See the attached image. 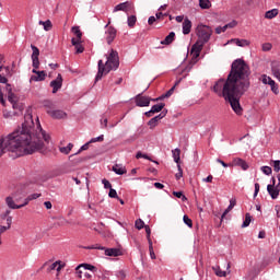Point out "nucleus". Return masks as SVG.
<instances>
[{
    "label": "nucleus",
    "mask_w": 280,
    "mask_h": 280,
    "mask_svg": "<svg viewBox=\"0 0 280 280\" xmlns=\"http://www.w3.org/2000/svg\"><path fill=\"white\" fill-rule=\"evenodd\" d=\"M71 31L77 36V38H79V40H82V31H80V26H73Z\"/></svg>",
    "instance_id": "34"
},
{
    "label": "nucleus",
    "mask_w": 280,
    "mask_h": 280,
    "mask_svg": "<svg viewBox=\"0 0 280 280\" xmlns=\"http://www.w3.org/2000/svg\"><path fill=\"white\" fill-rule=\"evenodd\" d=\"M89 145H91V142H90V141L86 142L85 144H83V145L78 150L77 153L70 155L69 159H72V156H75V155L80 154V152H84V150H88V149H89Z\"/></svg>",
    "instance_id": "38"
},
{
    "label": "nucleus",
    "mask_w": 280,
    "mask_h": 280,
    "mask_svg": "<svg viewBox=\"0 0 280 280\" xmlns=\"http://www.w3.org/2000/svg\"><path fill=\"white\" fill-rule=\"evenodd\" d=\"M39 25L44 26L45 32H49L51 30V27H52V24H51L50 20H47L45 22L39 21Z\"/></svg>",
    "instance_id": "33"
},
{
    "label": "nucleus",
    "mask_w": 280,
    "mask_h": 280,
    "mask_svg": "<svg viewBox=\"0 0 280 280\" xmlns=\"http://www.w3.org/2000/svg\"><path fill=\"white\" fill-rule=\"evenodd\" d=\"M33 132L34 118L28 112L24 115V122H22L21 127L7 136H0V156H3L5 152H22L25 155L40 152L45 148L42 139L49 143L50 137L43 130L38 117L35 135Z\"/></svg>",
    "instance_id": "1"
},
{
    "label": "nucleus",
    "mask_w": 280,
    "mask_h": 280,
    "mask_svg": "<svg viewBox=\"0 0 280 280\" xmlns=\"http://www.w3.org/2000/svg\"><path fill=\"white\" fill-rule=\"evenodd\" d=\"M85 250H104V246L98 244L84 247Z\"/></svg>",
    "instance_id": "41"
},
{
    "label": "nucleus",
    "mask_w": 280,
    "mask_h": 280,
    "mask_svg": "<svg viewBox=\"0 0 280 280\" xmlns=\"http://www.w3.org/2000/svg\"><path fill=\"white\" fill-rule=\"evenodd\" d=\"M250 89V67L244 59H235L231 65V71L226 80L219 79L212 91L229 102L235 115L242 116L244 108L240 104V97Z\"/></svg>",
    "instance_id": "2"
},
{
    "label": "nucleus",
    "mask_w": 280,
    "mask_h": 280,
    "mask_svg": "<svg viewBox=\"0 0 280 280\" xmlns=\"http://www.w3.org/2000/svg\"><path fill=\"white\" fill-rule=\"evenodd\" d=\"M14 110H19L20 113H23V105L19 102L11 103Z\"/></svg>",
    "instance_id": "48"
},
{
    "label": "nucleus",
    "mask_w": 280,
    "mask_h": 280,
    "mask_svg": "<svg viewBox=\"0 0 280 280\" xmlns=\"http://www.w3.org/2000/svg\"><path fill=\"white\" fill-rule=\"evenodd\" d=\"M226 215H229V211H224L223 213L214 212V223L217 226H222V222H224V219H226Z\"/></svg>",
    "instance_id": "12"
},
{
    "label": "nucleus",
    "mask_w": 280,
    "mask_h": 280,
    "mask_svg": "<svg viewBox=\"0 0 280 280\" xmlns=\"http://www.w3.org/2000/svg\"><path fill=\"white\" fill-rule=\"evenodd\" d=\"M199 8H201V10H209L211 2L209 0H199Z\"/></svg>",
    "instance_id": "32"
},
{
    "label": "nucleus",
    "mask_w": 280,
    "mask_h": 280,
    "mask_svg": "<svg viewBox=\"0 0 280 280\" xmlns=\"http://www.w3.org/2000/svg\"><path fill=\"white\" fill-rule=\"evenodd\" d=\"M273 171H276L277 173L280 172V160L273 161Z\"/></svg>",
    "instance_id": "60"
},
{
    "label": "nucleus",
    "mask_w": 280,
    "mask_h": 280,
    "mask_svg": "<svg viewBox=\"0 0 280 280\" xmlns=\"http://www.w3.org/2000/svg\"><path fill=\"white\" fill-rule=\"evenodd\" d=\"M105 252L106 257H119L121 256V249L119 248H106L103 249Z\"/></svg>",
    "instance_id": "13"
},
{
    "label": "nucleus",
    "mask_w": 280,
    "mask_h": 280,
    "mask_svg": "<svg viewBox=\"0 0 280 280\" xmlns=\"http://www.w3.org/2000/svg\"><path fill=\"white\" fill-rule=\"evenodd\" d=\"M178 84V82L175 83V85L173 88H171L165 94L164 97H172V95H174V89H176V85Z\"/></svg>",
    "instance_id": "56"
},
{
    "label": "nucleus",
    "mask_w": 280,
    "mask_h": 280,
    "mask_svg": "<svg viewBox=\"0 0 280 280\" xmlns=\"http://www.w3.org/2000/svg\"><path fill=\"white\" fill-rule=\"evenodd\" d=\"M279 15V9H271L265 13V19L272 20Z\"/></svg>",
    "instance_id": "26"
},
{
    "label": "nucleus",
    "mask_w": 280,
    "mask_h": 280,
    "mask_svg": "<svg viewBox=\"0 0 280 280\" xmlns=\"http://www.w3.org/2000/svg\"><path fill=\"white\" fill-rule=\"evenodd\" d=\"M173 196H175V198H180L182 200H187V197L183 194V191H173Z\"/></svg>",
    "instance_id": "54"
},
{
    "label": "nucleus",
    "mask_w": 280,
    "mask_h": 280,
    "mask_svg": "<svg viewBox=\"0 0 280 280\" xmlns=\"http://www.w3.org/2000/svg\"><path fill=\"white\" fill-rule=\"evenodd\" d=\"M136 229H138V231H141V229H143V226H145V222H143V220L138 219L135 223Z\"/></svg>",
    "instance_id": "47"
},
{
    "label": "nucleus",
    "mask_w": 280,
    "mask_h": 280,
    "mask_svg": "<svg viewBox=\"0 0 280 280\" xmlns=\"http://www.w3.org/2000/svg\"><path fill=\"white\" fill-rule=\"evenodd\" d=\"M135 100H136V106L143 108L145 106H150V102L152 98H150V96H143L141 94H138Z\"/></svg>",
    "instance_id": "9"
},
{
    "label": "nucleus",
    "mask_w": 280,
    "mask_h": 280,
    "mask_svg": "<svg viewBox=\"0 0 280 280\" xmlns=\"http://www.w3.org/2000/svg\"><path fill=\"white\" fill-rule=\"evenodd\" d=\"M50 86L52 89V93H58V91H60V89H62V74H58L56 80H52L50 82Z\"/></svg>",
    "instance_id": "10"
},
{
    "label": "nucleus",
    "mask_w": 280,
    "mask_h": 280,
    "mask_svg": "<svg viewBox=\"0 0 280 280\" xmlns=\"http://www.w3.org/2000/svg\"><path fill=\"white\" fill-rule=\"evenodd\" d=\"M191 33V22L188 18H186L183 22V34L187 36V34Z\"/></svg>",
    "instance_id": "18"
},
{
    "label": "nucleus",
    "mask_w": 280,
    "mask_h": 280,
    "mask_svg": "<svg viewBox=\"0 0 280 280\" xmlns=\"http://www.w3.org/2000/svg\"><path fill=\"white\" fill-rule=\"evenodd\" d=\"M1 224H3V220L7 222V226H12V217L10 215V211H7L0 215ZM10 220V222H9Z\"/></svg>",
    "instance_id": "24"
},
{
    "label": "nucleus",
    "mask_w": 280,
    "mask_h": 280,
    "mask_svg": "<svg viewBox=\"0 0 280 280\" xmlns=\"http://www.w3.org/2000/svg\"><path fill=\"white\" fill-rule=\"evenodd\" d=\"M275 183H276V179L275 177H272V184H269L267 186V191L269 196L272 198V200H277V198H279V191H280L279 186L275 187Z\"/></svg>",
    "instance_id": "8"
},
{
    "label": "nucleus",
    "mask_w": 280,
    "mask_h": 280,
    "mask_svg": "<svg viewBox=\"0 0 280 280\" xmlns=\"http://www.w3.org/2000/svg\"><path fill=\"white\" fill-rule=\"evenodd\" d=\"M71 150H73V143H68L67 147H60L59 148V152H61V154H69L71 152Z\"/></svg>",
    "instance_id": "31"
},
{
    "label": "nucleus",
    "mask_w": 280,
    "mask_h": 280,
    "mask_svg": "<svg viewBox=\"0 0 280 280\" xmlns=\"http://www.w3.org/2000/svg\"><path fill=\"white\" fill-rule=\"evenodd\" d=\"M101 125H102L101 128H108V118L102 117L101 118Z\"/></svg>",
    "instance_id": "62"
},
{
    "label": "nucleus",
    "mask_w": 280,
    "mask_h": 280,
    "mask_svg": "<svg viewBox=\"0 0 280 280\" xmlns=\"http://www.w3.org/2000/svg\"><path fill=\"white\" fill-rule=\"evenodd\" d=\"M102 183H103L105 189H113V185L110 184V182L108 179L104 178L102 180Z\"/></svg>",
    "instance_id": "58"
},
{
    "label": "nucleus",
    "mask_w": 280,
    "mask_h": 280,
    "mask_svg": "<svg viewBox=\"0 0 280 280\" xmlns=\"http://www.w3.org/2000/svg\"><path fill=\"white\" fill-rule=\"evenodd\" d=\"M47 114L52 117V119H67V114L61 109H47Z\"/></svg>",
    "instance_id": "11"
},
{
    "label": "nucleus",
    "mask_w": 280,
    "mask_h": 280,
    "mask_svg": "<svg viewBox=\"0 0 280 280\" xmlns=\"http://www.w3.org/2000/svg\"><path fill=\"white\" fill-rule=\"evenodd\" d=\"M261 172L266 174V176H270L272 174V167L270 166H262Z\"/></svg>",
    "instance_id": "53"
},
{
    "label": "nucleus",
    "mask_w": 280,
    "mask_h": 280,
    "mask_svg": "<svg viewBox=\"0 0 280 280\" xmlns=\"http://www.w3.org/2000/svg\"><path fill=\"white\" fill-rule=\"evenodd\" d=\"M75 54H83L84 52V46H82V43H79L74 46Z\"/></svg>",
    "instance_id": "51"
},
{
    "label": "nucleus",
    "mask_w": 280,
    "mask_h": 280,
    "mask_svg": "<svg viewBox=\"0 0 280 280\" xmlns=\"http://www.w3.org/2000/svg\"><path fill=\"white\" fill-rule=\"evenodd\" d=\"M271 71L272 74L275 75V78H277V80L280 79V62L279 61H273L271 63Z\"/></svg>",
    "instance_id": "17"
},
{
    "label": "nucleus",
    "mask_w": 280,
    "mask_h": 280,
    "mask_svg": "<svg viewBox=\"0 0 280 280\" xmlns=\"http://www.w3.org/2000/svg\"><path fill=\"white\" fill-rule=\"evenodd\" d=\"M197 42L191 47L192 58H199L200 51H202V47L211 40V36H213V28L209 25L199 24L196 27Z\"/></svg>",
    "instance_id": "4"
},
{
    "label": "nucleus",
    "mask_w": 280,
    "mask_h": 280,
    "mask_svg": "<svg viewBox=\"0 0 280 280\" xmlns=\"http://www.w3.org/2000/svg\"><path fill=\"white\" fill-rule=\"evenodd\" d=\"M165 108V103H160V104H156V105H153L151 107V113H163V109Z\"/></svg>",
    "instance_id": "29"
},
{
    "label": "nucleus",
    "mask_w": 280,
    "mask_h": 280,
    "mask_svg": "<svg viewBox=\"0 0 280 280\" xmlns=\"http://www.w3.org/2000/svg\"><path fill=\"white\" fill-rule=\"evenodd\" d=\"M233 165H236V167H242L244 171L248 170V163L240 158L233 160Z\"/></svg>",
    "instance_id": "20"
},
{
    "label": "nucleus",
    "mask_w": 280,
    "mask_h": 280,
    "mask_svg": "<svg viewBox=\"0 0 280 280\" xmlns=\"http://www.w3.org/2000/svg\"><path fill=\"white\" fill-rule=\"evenodd\" d=\"M183 221H184V224H186V226H188V229L194 228V222L191 221V219H189V215L185 214L183 217Z\"/></svg>",
    "instance_id": "35"
},
{
    "label": "nucleus",
    "mask_w": 280,
    "mask_h": 280,
    "mask_svg": "<svg viewBox=\"0 0 280 280\" xmlns=\"http://www.w3.org/2000/svg\"><path fill=\"white\" fill-rule=\"evenodd\" d=\"M106 62L98 60V71L95 77V82H100L104 75H108L110 71H117L119 69V52L115 49H110L109 55L106 56Z\"/></svg>",
    "instance_id": "3"
},
{
    "label": "nucleus",
    "mask_w": 280,
    "mask_h": 280,
    "mask_svg": "<svg viewBox=\"0 0 280 280\" xmlns=\"http://www.w3.org/2000/svg\"><path fill=\"white\" fill-rule=\"evenodd\" d=\"M47 78V73L45 71L36 72V75L31 77V82H43Z\"/></svg>",
    "instance_id": "16"
},
{
    "label": "nucleus",
    "mask_w": 280,
    "mask_h": 280,
    "mask_svg": "<svg viewBox=\"0 0 280 280\" xmlns=\"http://www.w3.org/2000/svg\"><path fill=\"white\" fill-rule=\"evenodd\" d=\"M115 38H117V28L113 26L107 27L105 31V40L107 45H112Z\"/></svg>",
    "instance_id": "7"
},
{
    "label": "nucleus",
    "mask_w": 280,
    "mask_h": 280,
    "mask_svg": "<svg viewBox=\"0 0 280 280\" xmlns=\"http://www.w3.org/2000/svg\"><path fill=\"white\" fill-rule=\"evenodd\" d=\"M97 141H98V142L104 141V135H101V136H98V137H96V138H92V139L90 140V143H97Z\"/></svg>",
    "instance_id": "57"
},
{
    "label": "nucleus",
    "mask_w": 280,
    "mask_h": 280,
    "mask_svg": "<svg viewBox=\"0 0 280 280\" xmlns=\"http://www.w3.org/2000/svg\"><path fill=\"white\" fill-rule=\"evenodd\" d=\"M270 49H272V44L270 43L262 44V51H270Z\"/></svg>",
    "instance_id": "61"
},
{
    "label": "nucleus",
    "mask_w": 280,
    "mask_h": 280,
    "mask_svg": "<svg viewBox=\"0 0 280 280\" xmlns=\"http://www.w3.org/2000/svg\"><path fill=\"white\" fill-rule=\"evenodd\" d=\"M148 126L152 129L156 128V126H159V120H156L155 118H151L149 121H148Z\"/></svg>",
    "instance_id": "45"
},
{
    "label": "nucleus",
    "mask_w": 280,
    "mask_h": 280,
    "mask_svg": "<svg viewBox=\"0 0 280 280\" xmlns=\"http://www.w3.org/2000/svg\"><path fill=\"white\" fill-rule=\"evenodd\" d=\"M172 154L175 163H177V165H180V149H174L172 151Z\"/></svg>",
    "instance_id": "30"
},
{
    "label": "nucleus",
    "mask_w": 280,
    "mask_h": 280,
    "mask_svg": "<svg viewBox=\"0 0 280 280\" xmlns=\"http://www.w3.org/2000/svg\"><path fill=\"white\" fill-rule=\"evenodd\" d=\"M212 269L214 270L217 277H226V271H222L220 267H212Z\"/></svg>",
    "instance_id": "42"
},
{
    "label": "nucleus",
    "mask_w": 280,
    "mask_h": 280,
    "mask_svg": "<svg viewBox=\"0 0 280 280\" xmlns=\"http://www.w3.org/2000/svg\"><path fill=\"white\" fill-rule=\"evenodd\" d=\"M250 222H253V215H250V213L247 212L243 218L241 229H248V226H250Z\"/></svg>",
    "instance_id": "19"
},
{
    "label": "nucleus",
    "mask_w": 280,
    "mask_h": 280,
    "mask_svg": "<svg viewBox=\"0 0 280 280\" xmlns=\"http://www.w3.org/2000/svg\"><path fill=\"white\" fill-rule=\"evenodd\" d=\"M113 172L115 174H117L118 176H124V174H126L128 171L126 170V166L121 165V164H115L112 167Z\"/></svg>",
    "instance_id": "15"
},
{
    "label": "nucleus",
    "mask_w": 280,
    "mask_h": 280,
    "mask_svg": "<svg viewBox=\"0 0 280 280\" xmlns=\"http://www.w3.org/2000/svg\"><path fill=\"white\" fill-rule=\"evenodd\" d=\"M149 253L151 259H156V254H154V247L152 246V240L149 238Z\"/></svg>",
    "instance_id": "40"
},
{
    "label": "nucleus",
    "mask_w": 280,
    "mask_h": 280,
    "mask_svg": "<svg viewBox=\"0 0 280 280\" xmlns=\"http://www.w3.org/2000/svg\"><path fill=\"white\" fill-rule=\"evenodd\" d=\"M79 268H83L84 270H90L91 272H93L95 275V272H97V267L91 265V264H80Z\"/></svg>",
    "instance_id": "28"
},
{
    "label": "nucleus",
    "mask_w": 280,
    "mask_h": 280,
    "mask_svg": "<svg viewBox=\"0 0 280 280\" xmlns=\"http://www.w3.org/2000/svg\"><path fill=\"white\" fill-rule=\"evenodd\" d=\"M174 38H176V33L171 32V33L161 42V45H172V43H174Z\"/></svg>",
    "instance_id": "23"
},
{
    "label": "nucleus",
    "mask_w": 280,
    "mask_h": 280,
    "mask_svg": "<svg viewBox=\"0 0 280 280\" xmlns=\"http://www.w3.org/2000/svg\"><path fill=\"white\" fill-rule=\"evenodd\" d=\"M129 5L130 3L128 1L121 2L114 8V12H128Z\"/></svg>",
    "instance_id": "21"
},
{
    "label": "nucleus",
    "mask_w": 280,
    "mask_h": 280,
    "mask_svg": "<svg viewBox=\"0 0 280 280\" xmlns=\"http://www.w3.org/2000/svg\"><path fill=\"white\" fill-rule=\"evenodd\" d=\"M7 91H8V100L11 104H14L16 102V95L12 93V86L10 84H7Z\"/></svg>",
    "instance_id": "27"
},
{
    "label": "nucleus",
    "mask_w": 280,
    "mask_h": 280,
    "mask_svg": "<svg viewBox=\"0 0 280 280\" xmlns=\"http://www.w3.org/2000/svg\"><path fill=\"white\" fill-rule=\"evenodd\" d=\"M225 27H228V30H233V27H237V21L233 20L232 22L225 24Z\"/></svg>",
    "instance_id": "59"
},
{
    "label": "nucleus",
    "mask_w": 280,
    "mask_h": 280,
    "mask_svg": "<svg viewBox=\"0 0 280 280\" xmlns=\"http://www.w3.org/2000/svg\"><path fill=\"white\" fill-rule=\"evenodd\" d=\"M94 275L95 277H97V279L108 280L110 271L96 268V271H94Z\"/></svg>",
    "instance_id": "14"
},
{
    "label": "nucleus",
    "mask_w": 280,
    "mask_h": 280,
    "mask_svg": "<svg viewBox=\"0 0 280 280\" xmlns=\"http://www.w3.org/2000/svg\"><path fill=\"white\" fill-rule=\"evenodd\" d=\"M231 43H235L237 47H248L250 45V42L248 39H240V38H233L231 39Z\"/></svg>",
    "instance_id": "22"
},
{
    "label": "nucleus",
    "mask_w": 280,
    "mask_h": 280,
    "mask_svg": "<svg viewBox=\"0 0 280 280\" xmlns=\"http://www.w3.org/2000/svg\"><path fill=\"white\" fill-rule=\"evenodd\" d=\"M236 205H237V200L235 198L230 199V205L225 209V211H232L233 207H235Z\"/></svg>",
    "instance_id": "50"
},
{
    "label": "nucleus",
    "mask_w": 280,
    "mask_h": 280,
    "mask_svg": "<svg viewBox=\"0 0 280 280\" xmlns=\"http://www.w3.org/2000/svg\"><path fill=\"white\" fill-rule=\"evenodd\" d=\"M31 49L33 51L31 58L33 62V69H38L40 67V60L38 59V56H40V50L35 45H31Z\"/></svg>",
    "instance_id": "6"
},
{
    "label": "nucleus",
    "mask_w": 280,
    "mask_h": 280,
    "mask_svg": "<svg viewBox=\"0 0 280 280\" xmlns=\"http://www.w3.org/2000/svg\"><path fill=\"white\" fill-rule=\"evenodd\" d=\"M269 86L275 95H279V85L277 84V82H275V80L269 83Z\"/></svg>",
    "instance_id": "37"
},
{
    "label": "nucleus",
    "mask_w": 280,
    "mask_h": 280,
    "mask_svg": "<svg viewBox=\"0 0 280 280\" xmlns=\"http://www.w3.org/2000/svg\"><path fill=\"white\" fill-rule=\"evenodd\" d=\"M127 23L129 27H133L135 25H137V15L128 16Z\"/></svg>",
    "instance_id": "36"
},
{
    "label": "nucleus",
    "mask_w": 280,
    "mask_h": 280,
    "mask_svg": "<svg viewBox=\"0 0 280 280\" xmlns=\"http://www.w3.org/2000/svg\"><path fill=\"white\" fill-rule=\"evenodd\" d=\"M61 264H62V261L57 260V261L52 262V264L49 266L48 270H49V271H51V270H57V272H60V270H62V268H65V264H63V265H61Z\"/></svg>",
    "instance_id": "25"
},
{
    "label": "nucleus",
    "mask_w": 280,
    "mask_h": 280,
    "mask_svg": "<svg viewBox=\"0 0 280 280\" xmlns=\"http://www.w3.org/2000/svg\"><path fill=\"white\" fill-rule=\"evenodd\" d=\"M177 170H178V172L175 174V178H176V180H180V178L183 176V167H180V164H177Z\"/></svg>",
    "instance_id": "52"
},
{
    "label": "nucleus",
    "mask_w": 280,
    "mask_h": 280,
    "mask_svg": "<svg viewBox=\"0 0 280 280\" xmlns=\"http://www.w3.org/2000/svg\"><path fill=\"white\" fill-rule=\"evenodd\" d=\"M167 115V109L162 110L158 116L153 117L155 121H161Z\"/></svg>",
    "instance_id": "46"
},
{
    "label": "nucleus",
    "mask_w": 280,
    "mask_h": 280,
    "mask_svg": "<svg viewBox=\"0 0 280 280\" xmlns=\"http://www.w3.org/2000/svg\"><path fill=\"white\" fill-rule=\"evenodd\" d=\"M5 205L9 207V209H23V207H26L27 200H21V197H18L16 195H12L5 198Z\"/></svg>",
    "instance_id": "5"
},
{
    "label": "nucleus",
    "mask_w": 280,
    "mask_h": 280,
    "mask_svg": "<svg viewBox=\"0 0 280 280\" xmlns=\"http://www.w3.org/2000/svg\"><path fill=\"white\" fill-rule=\"evenodd\" d=\"M81 268H83V267H80V265L75 267V272H77V276H78L79 279H82V270H81Z\"/></svg>",
    "instance_id": "64"
},
{
    "label": "nucleus",
    "mask_w": 280,
    "mask_h": 280,
    "mask_svg": "<svg viewBox=\"0 0 280 280\" xmlns=\"http://www.w3.org/2000/svg\"><path fill=\"white\" fill-rule=\"evenodd\" d=\"M109 198H117V190L110 188L108 192Z\"/></svg>",
    "instance_id": "63"
},
{
    "label": "nucleus",
    "mask_w": 280,
    "mask_h": 280,
    "mask_svg": "<svg viewBox=\"0 0 280 280\" xmlns=\"http://www.w3.org/2000/svg\"><path fill=\"white\" fill-rule=\"evenodd\" d=\"M115 277H117V279H119V280H124V279H126V271H124V270L116 271Z\"/></svg>",
    "instance_id": "49"
},
{
    "label": "nucleus",
    "mask_w": 280,
    "mask_h": 280,
    "mask_svg": "<svg viewBox=\"0 0 280 280\" xmlns=\"http://www.w3.org/2000/svg\"><path fill=\"white\" fill-rule=\"evenodd\" d=\"M5 231H10V219H9V225H0V246L3 244L1 241V235L5 233Z\"/></svg>",
    "instance_id": "39"
},
{
    "label": "nucleus",
    "mask_w": 280,
    "mask_h": 280,
    "mask_svg": "<svg viewBox=\"0 0 280 280\" xmlns=\"http://www.w3.org/2000/svg\"><path fill=\"white\" fill-rule=\"evenodd\" d=\"M136 159H145L147 161H152V158H150L148 154L142 153L141 151H138L136 154Z\"/></svg>",
    "instance_id": "43"
},
{
    "label": "nucleus",
    "mask_w": 280,
    "mask_h": 280,
    "mask_svg": "<svg viewBox=\"0 0 280 280\" xmlns=\"http://www.w3.org/2000/svg\"><path fill=\"white\" fill-rule=\"evenodd\" d=\"M272 78L268 77L267 74L261 75V82L262 84H272Z\"/></svg>",
    "instance_id": "44"
},
{
    "label": "nucleus",
    "mask_w": 280,
    "mask_h": 280,
    "mask_svg": "<svg viewBox=\"0 0 280 280\" xmlns=\"http://www.w3.org/2000/svg\"><path fill=\"white\" fill-rule=\"evenodd\" d=\"M37 198H40V194L38 192H35V194H32L31 196H28L26 199L24 200H27V205L30 203V200H36Z\"/></svg>",
    "instance_id": "55"
}]
</instances>
